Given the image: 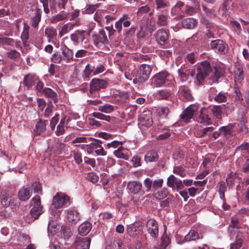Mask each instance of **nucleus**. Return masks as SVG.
<instances>
[{"label": "nucleus", "mask_w": 249, "mask_h": 249, "mask_svg": "<svg viewBox=\"0 0 249 249\" xmlns=\"http://www.w3.org/2000/svg\"><path fill=\"white\" fill-rule=\"evenodd\" d=\"M70 38L75 45L80 43L85 48L89 47L87 33L85 30H76L71 35Z\"/></svg>", "instance_id": "nucleus-1"}, {"label": "nucleus", "mask_w": 249, "mask_h": 249, "mask_svg": "<svg viewBox=\"0 0 249 249\" xmlns=\"http://www.w3.org/2000/svg\"><path fill=\"white\" fill-rule=\"evenodd\" d=\"M151 71L152 68L150 65L145 63L142 64L138 73L133 79V83L134 84L143 83L148 79Z\"/></svg>", "instance_id": "nucleus-2"}, {"label": "nucleus", "mask_w": 249, "mask_h": 249, "mask_svg": "<svg viewBox=\"0 0 249 249\" xmlns=\"http://www.w3.org/2000/svg\"><path fill=\"white\" fill-rule=\"evenodd\" d=\"M70 204V197L63 193L58 192L53 197L52 205L56 209L67 207Z\"/></svg>", "instance_id": "nucleus-3"}, {"label": "nucleus", "mask_w": 249, "mask_h": 249, "mask_svg": "<svg viewBox=\"0 0 249 249\" xmlns=\"http://www.w3.org/2000/svg\"><path fill=\"white\" fill-rule=\"evenodd\" d=\"M198 110V105L194 104L190 105L181 114L180 118L181 121L188 123L193 117L195 113Z\"/></svg>", "instance_id": "nucleus-4"}, {"label": "nucleus", "mask_w": 249, "mask_h": 249, "mask_svg": "<svg viewBox=\"0 0 249 249\" xmlns=\"http://www.w3.org/2000/svg\"><path fill=\"white\" fill-rule=\"evenodd\" d=\"M31 202L33 203V207L31 209L30 213L36 219L42 213L43 206L41 205L40 196L36 195L32 199Z\"/></svg>", "instance_id": "nucleus-5"}, {"label": "nucleus", "mask_w": 249, "mask_h": 249, "mask_svg": "<svg viewBox=\"0 0 249 249\" xmlns=\"http://www.w3.org/2000/svg\"><path fill=\"white\" fill-rule=\"evenodd\" d=\"M211 47L215 53L219 54H225L228 51V45L221 39L211 41Z\"/></svg>", "instance_id": "nucleus-6"}, {"label": "nucleus", "mask_w": 249, "mask_h": 249, "mask_svg": "<svg viewBox=\"0 0 249 249\" xmlns=\"http://www.w3.org/2000/svg\"><path fill=\"white\" fill-rule=\"evenodd\" d=\"M102 143L101 141L94 139L92 142L87 145L88 152L92 153L94 151L97 155H106L107 152L104 150Z\"/></svg>", "instance_id": "nucleus-7"}, {"label": "nucleus", "mask_w": 249, "mask_h": 249, "mask_svg": "<svg viewBox=\"0 0 249 249\" xmlns=\"http://www.w3.org/2000/svg\"><path fill=\"white\" fill-rule=\"evenodd\" d=\"M212 71L210 63H201V66L197 69V80L202 83L206 76Z\"/></svg>", "instance_id": "nucleus-8"}, {"label": "nucleus", "mask_w": 249, "mask_h": 249, "mask_svg": "<svg viewBox=\"0 0 249 249\" xmlns=\"http://www.w3.org/2000/svg\"><path fill=\"white\" fill-rule=\"evenodd\" d=\"M163 182V180L162 178H159L152 180L150 178H147L144 180L143 184L146 188V191L148 192L152 188L155 190L161 188Z\"/></svg>", "instance_id": "nucleus-9"}, {"label": "nucleus", "mask_w": 249, "mask_h": 249, "mask_svg": "<svg viewBox=\"0 0 249 249\" xmlns=\"http://www.w3.org/2000/svg\"><path fill=\"white\" fill-rule=\"evenodd\" d=\"M89 92L91 94L105 89L107 86V83L103 79L99 78L93 79L90 83Z\"/></svg>", "instance_id": "nucleus-10"}, {"label": "nucleus", "mask_w": 249, "mask_h": 249, "mask_svg": "<svg viewBox=\"0 0 249 249\" xmlns=\"http://www.w3.org/2000/svg\"><path fill=\"white\" fill-rule=\"evenodd\" d=\"M236 120L238 122L237 125L240 128V131L243 133L248 132L247 127V119L245 113L242 109H239L237 113Z\"/></svg>", "instance_id": "nucleus-11"}, {"label": "nucleus", "mask_w": 249, "mask_h": 249, "mask_svg": "<svg viewBox=\"0 0 249 249\" xmlns=\"http://www.w3.org/2000/svg\"><path fill=\"white\" fill-rule=\"evenodd\" d=\"M155 36L156 41L162 47L168 44V34L167 31L163 29H159Z\"/></svg>", "instance_id": "nucleus-12"}, {"label": "nucleus", "mask_w": 249, "mask_h": 249, "mask_svg": "<svg viewBox=\"0 0 249 249\" xmlns=\"http://www.w3.org/2000/svg\"><path fill=\"white\" fill-rule=\"evenodd\" d=\"M148 233L153 237L157 238L159 234L157 222L154 219H149L146 225Z\"/></svg>", "instance_id": "nucleus-13"}, {"label": "nucleus", "mask_w": 249, "mask_h": 249, "mask_svg": "<svg viewBox=\"0 0 249 249\" xmlns=\"http://www.w3.org/2000/svg\"><path fill=\"white\" fill-rule=\"evenodd\" d=\"M94 44L96 46H101L107 41V37L105 31L101 29L97 34L92 36Z\"/></svg>", "instance_id": "nucleus-14"}, {"label": "nucleus", "mask_w": 249, "mask_h": 249, "mask_svg": "<svg viewBox=\"0 0 249 249\" xmlns=\"http://www.w3.org/2000/svg\"><path fill=\"white\" fill-rule=\"evenodd\" d=\"M169 74L165 71H162L156 74L154 77V83L157 87H161L166 84L169 81Z\"/></svg>", "instance_id": "nucleus-15"}, {"label": "nucleus", "mask_w": 249, "mask_h": 249, "mask_svg": "<svg viewBox=\"0 0 249 249\" xmlns=\"http://www.w3.org/2000/svg\"><path fill=\"white\" fill-rule=\"evenodd\" d=\"M104 70V67L103 65H100L99 67H96V68L95 69L94 67H92L89 64L86 66L84 71V80L85 81L89 80V74L90 73L93 72V75H96L102 73Z\"/></svg>", "instance_id": "nucleus-16"}, {"label": "nucleus", "mask_w": 249, "mask_h": 249, "mask_svg": "<svg viewBox=\"0 0 249 249\" xmlns=\"http://www.w3.org/2000/svg\"><path fill=\"white\" fill-rule=\"evenodd\" d=\"M178 93L179 96L184 101H192L193 99L191 90L187 86H180Z\"/></svg>", "instance_id": "nucleus-17"}, {"label": "nucleus", "mask_w": 249, "mask_h": 249, "mask_svg": "<svg viewBox=\"0 0 249 249\" xmlns=\"http://www.w3.org/2000/svg\"><path fill=\"white\" fill-rule=\"evenodd\" d=\"M156 10L167 14L170 9V3L167 0H155Z\"/></svg>", "instance_id": "nucleus-18"}, {"label": "nucleus", "mask_w": 249, "mask_h": 249, "mask_svg": "<svg viewBox=\"0 0 249 249\" xmlns=\"http://www.w3.org/2000/svg\"><path fill=\"white\" fill-rule=\"evenodd\" d=\"M67 219L72 224H76L80 219L79 213L73 208L69 209L67 210Z\"/></svg>", "instance_id": "nucleus-19"}, {"label": "nucleus", "mask_w": 249, "mask_h": 249, "mask_svg": "<svg viewBox=\"0 0 249 249\" xmlns=\"http://www.w3.org/2000/svg\"><path fill=\"white\" fill-rule=\"evenodd\" d=\"M197 121L200 123L205 124L207 125L212 123V121L208 114V109L203 107L200 109Z\"/></svg>", "instance_id": "nucleus-20"}, {"label": "nucleus", "mask_w": 249, "mask_h": 249, "mask_svg": "<svg viewBox=\"0 0 249 249\" xmlns=\"http://www.w3.org/2000/svg\"><path fill=\"white\" fill-rule=\"evenodd\" d=\"M32 195V191L29 185L23 186L18 193V196L20 200L25 201L28 200Z\"/></svg>", "instance_id": "nucleus-21"}, {"label": "nucleus", "mask_w": 249, "mask_h": 249, "mask_svg": "<svg viewBox=\"0 0 249 249\" xmlns=\"http://www.w3.org/2000/svg\"><path fill=\"white\" fill-rule=\"evenodd\" d=\"M47 120H42L40 119L36 125L35 133L36 135H44L46 132V126L48 124Z\"/></svg>", "instance_id": "nucleus-22"}, {"label": "nucleus", "mask_w": 249, "mask_h": 249, "mask_svg": "<svg viewBox=\"0 0 249 249\" xmlns=\"http://www.w3.org/2000/svg\"><path fill=\"white\" fill-rule=\"evenodd\" d=\"M142 226L139 223H134L127 226L126 232L130 236L136 237L141 233Z\"/></svg>", "instance_id": "nucleus-23"}, {"label": "nucleus", "mask_w": 249, "mask_h": 249, "mask_svg": "<svg viewBox=\"0 0 249 249\" xmlns=\"http://www.w3.org/2000/svg\"><path fill=\"white\" fill-rule=\"evenodd\" d=\"M38 79V77L36 74H28L24 76L23 83L27 89H29Z\"/></svg>", "instance_id": "nucleus-24"}, {"label": "nucleus", "mask_w": 249, "mask_h": 249, "mask_svg": "<svg viewBox=\"0 0 249 249\" xmlns=\"http://www.w3.org/2000/svg\"><path fill=\"white\" fill-rule=\"evenodd\" d=\"M201 21L202 23H203L206 25V28L208 29L206 32V36L208 38H214V25L204 18L201 19Z\"/></svg>", "instance_id": "nucleus-25"}, {"label": "nucleus", "mask_w": 249, "mask_h": 249, "mask_svg": "<svg viewBox=\"0 0 249 249\" xmlns=\"http://www.w3.org/2000/svg\"><path fill=\"white\" fill-rule=\"evenodd\" d=\"M127 188L130 193L137 194L142 190V184L139 181H132L128 182Z\"/></svg>", "instance_id": "nucleus-26"}, {"label": "nucleus", "mask_w": 249, "mask_h": 249, "mask_svg": "<svg viewBox=\"0 0 249 249\" xmlns=\"http://www.w3.org/2000/svg\"><path fill=\"white\" fill-rule=\"evenodd\" d=\"M42 13V10L40 9H36L33 16L31 19V24L33 28L35 29L37 28L41 21Z\"/></svg>", "instance_id": "nucleus-27"}, {"label": "nucleus", "mask_w": 249, "mask_h": 249, "mask_svg": "<svg viewBox=\"0 0 249 249\" xmlns=\"http://www.w3.org/2000/svg\"><path fill=\"white\" fill-rule=\"evenodd\" d=\"M139 124L142 125L147 127L151 126L153 124V121L151 114H143L140 116L139 119Z\"/></svg>", "instance_id": "nucleus-28"}, {"label": "nucleus", "mask_w": 249, "mask_h": 249, "mask_svg": "<svg viewBox=\"0 0 249 249\" xmlns=\"http://www.w3.org/2000/svg\"><path fill=\"white\" fill-rule=\"evenodd\" d=\"M62 57L63 60L65 61L74 60L76 61L79 60L78 59H73V53L72 50L66 46H64L62 48Z\"/></svg>", "instance_id": "nucleus-29"}, {"label": "nucleus", "mask_w": 249, "mask_h": 249, "mask_svg": "<svg viewBox=\"0 0 249 249\" xmlns=\"http://www.w3.org/2000/svg\"><path fill=\"white\" fill-rule=\"evenodd\" d=\"M90 239L89 237L83 238L76 242L75 249H89Z\"/></svg>", "instance_id": "nucleus-30"}, {"label": "nucleus", "mask_w": 249, "mask_h": 249, "mask_svg": "<svg viewBox=\"0 0 249 249\" xmlns=\"http://www.w3.org/2000/svg\"><path fill=\"white\" fill-rule=\"evenodd\" d=\"M92 225L90 223L85 222L81 224L78 229L79 234L81 236L87 235L90 231Z\"/></svg>", "instance_id": "nucleus-31"}, {"label": "nucleus", "mask_w": 249, "mask_h": 249, "mask_svg": "<svg viewBox=\"0 0 249 249\" xmlns=\"http://www.w3.org/2000/svg\"><path fill=\"white\" fill-rule=\"evenodd\" d=\"M45 97L51 99L56 104L58 101V97L57 93L49 88H45V91L43 94Z\"/></svg>", "instance_id": "nucleus-32"}, {"label": "nucleus", "mask_w": 249, "mask_h": 249, "mask_svg": "<svg viewBox=\"0 0 249 249\" xmlns=\"http://www.w3.org/2000/svg\"><path fill=\"white\" fill-rule=\"evenodd\" d=\"M69 14L64 11L60 12L59 14L53 16L50 18V22L53 24H55L58 21H62L68 18Z\"/></svg>", "instance_id": "nucleus-33"}, {"label": "nucleus", "mask_w": 249, "mask_h": 249, "mask_svg": "<svg viewBox=\"0 0 249 249\" xmlns=\"http://www.w3.org/2000/svg\"><path fill=\"white\" fill-rule=\"evenodd\" d=\"M171 95V91L167 89L160 90L156 94L157 99L159 100H168Z\"/></svg>", "instance_id": "nucleus-34"}, {"label": "nucleus", "mask_w": 249, "mask_h": 249, "mask_svg": "<svg viewBox=\"0 0 249 249\" xmlns=\"http://www.w3.org/2000/svg\"><path fill=\"white\" fill-rule=\"evenodd\" d=\"M234 3V0H224V2L221 6V9L223 14H227L230 12Z\"/></svg>", "instance_id": "nucleus-35"}, {"label": "nucleus", "mask_w": 249, "mask_h": 249, "mask_svg": "<svg viewBox=\"0 0 249 249\" xmlns=\"http://www.w3.org/2000/svg\"><path fill=\"white\" fill-rule=\"evenodd\" d=\"M11 196L6 191H2L1 192L0 200L1 205L4 207H8L11 202Z\"/></svg>", "instance_id": "nucleus-36"}, {"label": "nucleus", "mask_w": 249, "mask_h": 249, "mask_svg": "<svg viewBox=\"0 0 249 249\" xmlns=\"http://www.w3.org/2000/svg\"><path fill=\"white\" fill-rule=\"evenodd\" d=\"M159 159L158 154L154 150L148 151L144 157V160L146 162L157 161Z\"/></svg>", "instance_id": "nucleus-37"}, {"label": "nucleus", "mask_w": 249, "mask_h": 249, "mask_svg": "<svg viewBox=\"0 0 249 249\" xmlns=\"http://www.w3.org/2000/svg\"><path fill=\"white\" fill-rule=\"evenodd\" d=\"M196 21L193 18H186L182 21V26L186 29L194 28L196 25Z\"/></svg>", "instance_id": "nucleus-38"}, {"label": "nucleus", "mask_w": 249, "mask_h": 249, "mask_svg": "<svg viewBox=\"0 0 249 249\" xmlns=\"http://www.w3.org/2000/svg\"><path fill=\"white\" fill-rule=\"evenodd\" d=\"M30 27L28 24L24 22L23 23V30L21 33V38L23 41V43L25 46L29 39V31Z\"/></svg>", "instance_id": "nucleus-39"}, {"label": "nucleus", "mask_w": 249, "mask_h": 249, "mask_svg": "<svg viewBox=\"0 0 249 249\" xmlns=\"http://www.w3.org/2000/svg\"><path fill=\"white\" fill-rule=\"evenodd\" d=\"M210 110L214 117H215L217 119H221L223 111L221 106H213L210 108Z\"/></svg>", "instance_id": "nucleus-40"}, {"label": "nucleus", "mask_w": 249, "mask_h": 249, "mask_svg": "<svg viewBox=\"0 0 249 249\" xmlns=\"http://www.w3.org/2000/svg\"><path fill=\"white\" fill-rule=\"evenodd\" d=\"M168 13H160L158 17L157 24L159 26H166L168 23Z\"/></svg>", "instance_id": "nucleus-41"}, {"label": "nucleus", "mask_w": 249, "mask_h": 249, "mask_svg": "<svg viewBox=\"0 0 249 249\" xmlns=\"http://www.w3.org/2000/svg\"><path fill=\"white\" fill-rule=\"evenodd\" d=\"M213 130V126L206 127L204 128L197 130L196 132V135L199 138H201L208 135Z\"/></svg>", "instance_id": "nucleus-42"}, {"label": "nucleus", "mask_w": 249, "mask_h": 249, "mask_svg": "<svg viewBox=\"0 0 249 249\" xmlns=\"http://www.w3.org/2000/svg\"><path fill=\"white\" fill-rule=\"evenodd\" d=\"M199 238V234L196 231L194 230H191L185 236L184 240L185 241H195Z\"/></svg>", "instance_id": "nucleus-43"}, {"label": "nucleus", "mask_w": 249, "mask_h": 249, "mask_svg": "<svg viewBox=\"0 0 249 249\" xmlns=\"http://www.w3.org/2000/svg\"><path fill=\"white\" fill-rule=\"evenodd\" d=\"M45 34L47 36L48 41L51 42L53 37L56 35V30L53 27H48L45 29Z\"/></svg>", "instance_id": "nucleus-44"}, {"label": "nucleus", "mask_w": 249, "mask_h": 249, "mask_svg": "<svg viewBox=\"0 0 249 249\" xmlns=\"http://www.w3.org/2000/svg\"><path fill=\"white\" fill-rule=\"evenodd\" d=\"M161 243L160 247L157 249H168V246L170 242V240L165 232L161 236Z\"/></svg>", "instance_id": "nucleus-45"}, {"label": "nucleus", "mask_w": 249, "mask_h": 249, "mask_svg": "<svg viewBox=\"0 0 249 249\" xmlns=\"http://www.w3.org/2000/svg\"><path fill=\"white\" fill-rule=\"evenodd\" d=\"M173 172L175 174L178 175L182 178H184L186 176L185 169L183 165L174 166Z\"/></svg>", "instance_id": "nucleus-46"}, {"label": "nucleus", "mask_w": 249, "mask_h": 249, "mask_svg": "<svg viewBox=\"0 0 249 249\" xmlns=\"http://www.w3.org/2000/svg\"><path fill=\"white\" fill-rule=\"evenodd\" d=\"M94 20L98 22L101 26L104 25V14L102 11H97L94 15Z\"/></svg>", "instance_id": "nucleus-47"}, {"label": "nucleus", "mask_w": 249, "mask_h": 249, "mask_svg": "<svg viewBox=\"0 0 249 249\" xmlns=\"http://www.w3.org/2000/svg\"><path fill=\"white\" fill-rule=\"evenodd\" d=\"M199 10V7L197 5H196L195 7H193L188 5H186L184 13L188 16H192L197 13Z\"/></svg>", "instance_id": "nucleus-48"}, {"label": "nucleus", "mask_w": 249, "mask_h": 249, "mask_svg": "<svg viewBox=\"0 0 249 249\" xmlns=\"http://www.w3.org/2000/svg\"><path fill=\"white\" fill-rule=\"evenodd\" d=\"M98 110L101 112L109 113L114 110V107L109 104H105L104 105L99 106Z\"/></svg>", "instance_id": "nucleus-49"}, {"label": "nucleus", "mask_w": 249, "mask_h": 249, "mask_svg": "<svg viewBox=\"0 0 249 249\" xmlns=\"http://www.w3.org/2000/svg\"><path fill=\"white\" fill-rule=\"evenodd\" d=\"M203 10L205 15L210 18H214L216 17V11L215 9L209 8L205 5H202Z\"/></svg>", "instance_id": "nucleus-50"}, {"label": "nucleus", "mask_w": 249, "mask_h": 249, "mask_svg": "<svg viewBox=\"0 0 249 249\" xmlns=\"http://www.w3.org/2000/svg\"><path fill=\"white\" fill-rule=\"evenodd\" d=\"M40 2L42 4L43 10L46 14L50 12V8L49 7V1L50 2V7L51 9L54 8V5L52 2L51 0H39Z\"/></svg>", "instance_id": "nucleus-51"}, {"label": "nucleus", "mask_w": 249, "mask_h": 249, "mask_svg": "<svg viewBox=\"0 0 249 249\" xmlns=\"http://www.w3.org/2000/svg\"><path fill=\"white\" fill-rule=\"evenodd\" d=\"M125 149L123 147H119L116 150L114 151V154L118 158H123L125 160L128 159V156L124 153Z\"/></svg>", "instance_id": "nucleus-52"}, {"label": "nucleus", "mask_w": 249, "mask_h": 249, "mask_svg": "<svg viewBox=\"0 0 249 249\" xmlns=\"http://www.w3.org/2000/svg\"><path fill=\"white\" fill-rule=\"evenodd\" d=\"M72 29V25L70 23H67L62 26L59 32V36L62 37L64 35L68 33Z\"/></svg>", "instance_id": "nucleus-53"}, {"label": "nucleus", "mask_w": 249, "mask_h": 249, "mask_svg": "<svg viewBox=\"0 0 249 249\" xmlns=\"http://www.w3.org/2000/svg\"><path fill=\"white\" fill-rule=\"evenodd\" d=\"M99 7V4H96L94 5L90 4L88 6V8L82 11L83 14H91L93 13L95 10Z\"/></svg>", "instance_id": "nucleus-54"}, {"label": "nucleus", "mask_w": 249, "mask_h": 249, "mask_svg": "<svg viewBox=\"0 0 249 249\" xmlns=\"http://www.w3.org/2000/svg\"><path fill=\"white\" fill-rule=\"evenodd\" d=\"M29 186L32 192L33 190L35 193L41 194V185L38 182L35 181L31 185H29Z\"/></svg>", "instance_id": "nucleus-55"}, {"label": "nucleus", "mask_w": 249, "mask_h": 249, "mask_svg": "<svg viewBox=\"0 0 249 249\" xmlns=\"http://www.w3.org/2000/svg\"><path fill=\"white\" fill-rule=\"evenodd\" d=\"M178 179L176 178L173 175H171L167 178V185L169 187L175 188V185L178 181Z\"/></svg>", "instance_id": "nucleus-56"}, {"label": "nucleus", "mask_w": 249, "mask_h": 249, "mask_svg": "<svg viewBox=\"0 0 249 249\" xmlns=\"http://www.w3.org/2000/svg\"><path fill=\"white\" fill-rule=\"evenodd\" d=\"M92 116L97 119L105 120L107 122H110L111 120V117L109 116H107L101 112H94L92 113Z\"/></svg>", "instance_id": "nucleus-57"}, {"label": "nucleus", "mask_w": 249, "mask_h": 249, "mask_svg": "<svg viewBox=\"0 0 249 249\" xmlns=\"http://www.w3.org/2000/svg\"><path fill=\"white\" fill-rule=\"evenodd\" d=\"M227 93H224L222 92H219L217 95H216L214 100L216 102L219 103L226 102L227 101Z\"/></svg>", "instance_id": "nucleus-58"}, {"label": "nucleus", "mask_w": 249, "mask_h": 249, "mask_svg": "<svg viewBox=\"0 0 249 249\" xmlns=\"http://www.w3.org/2000/svg\"><path fill=\"white\" fill-rule=\"evenodd\" d=\"M219 129L221 134L223 135V136L226 137L227 135L231 133L232 129V125L229 124L227 126H222Z\"/></svg>", "instance_id": "nucleus-59"}, {"label": "nucleus", "mask_w": 249, "mask_h": 249, "mask_svg": "<svg viewBox=\"0 0 249 249\" xmlns=\"http://www.w3.org/2000/svg\"><path fill=\"white\" fill-rule=\"evenodd\" d=\"M237 220L235 217L232 218V221L231 224L229 226V231L230 232L231 234H233L236 233L237 231H235L233 230V229H238V227L237 226Z\"/></svg>", "instance_id": "nucleus-60"}, {"label": "nucleus", "mask_w": 249, "mask_h": 249, "mask_svg": "<svg viewBox=\"0 0 249 249\" xmlns=\"http://www.w3.org/2000/svg\"><path fill=\"white\" fill-rule=\"evenodd\" d=\"M230 24L232 30H233L238 35L240 34L241 31V27L239 22L234 20L231 21Z\"/></svg>", "instance_id": "nucleus-61"}, {"label": "nucleus", "mask_w": 249, "mask_h": 249, "mask_svg": "<svg viewBox=\"0 0 249 249\" xmlns=\"http://www.w3.org/2000/svg\"><path fill=\"white\" fill-rule=\"evenodd\" d=\"M68 128L67 126L61 124H59L57 126L55 134L57 136L62 135L64 134L66 129Z\"/></svg>", "instance_id": "nucleus-62"}, {"label": "nucleus", "mask_w": 249, "mask_h": 249, "mask_svg": "<svg viewBox=\"0 0 249 249\" xmlns=\"http://www.w3.org/2000/svg\"><path fill=\"white\" fill-rule=\"evenodd\" d=\"M168 189L166 188H163L161 190L158 191L156 195L157 197L160 199H162L165 198L168 196Z\"/></svg>", "instance_id": "nucleus-63"}, {"label": "nucleus", "mask_w": 249, "mask_h": 249, "mask_svg": "<svg viewBox=\"0 0 249 249\" xmlns=\"http://www.w3.org/2000/svg\"><path fill=\"white\" fill-rule=\"evenodd\" d=\"M198 57V54L197 53H191L186 55L185 60L190 62H194V61L197 60Z\"/></svg>", "instance_id": "nucleus-64"}]
</instances>
